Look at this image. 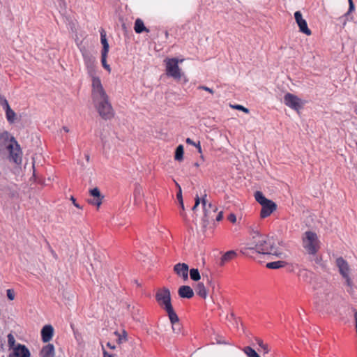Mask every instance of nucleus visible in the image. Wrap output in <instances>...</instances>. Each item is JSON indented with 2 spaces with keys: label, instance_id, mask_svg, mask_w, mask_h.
I'll return each mask as SVG.
<instances>
[{
  "label": "nucleus",
  "instance_id": "24",
  "mask_svg": "<svg viewBox=\"0 0 357 357\" xmlns=\"http://www.w3.org/2000/svg\"><path fill=\"white\" fill-rule=\"evenodd\" d=\"M285 264L286 262L284 261H277L267 263L266 266L270 269H278L284 267Z\"/></svg>",
  "mask_w": 357,
  "mask_h": 357
},
{
  "label": "nucleus",
  "instance_id": "46",
  "mask_svg": "<svg viewBox=\"0 0 357 357\" xmlns=\"http://www.w3.org/2000/svg\"><path fill=\"white\" fill-rule=\"evenodd\" d=\"M70 200L72 201L73 205L77 207V208H82V207L76 202L75 199L72 196L70 198Z\"/></svg>",
  "mask_w": 357,
  "mask_h": 357
},
{
  "label": "nucleus",
  "instance_id": "7",
  "mask_svg": "<svg viewBox=\"0 0 357 357\" xmlns=\"http://www.w3.org/2000/svg\"><path fill=\"white\" fill-rule=\"evenodd\" d=\"M336 266L339 269V272L342 278L345 280L348 287H352V281L349 277V266L346 260L342 257H338L336 259Z\"/></svg>",
  "mask_w": 357,
  "mask_h": 357
},
{
  "label": "nucleus",
  "instance_id": "8",
  "mask_svg": "<svg viewBox=\"0 0 357 357\" xmlns=\"http://www.w3.org/2000/svg\"><path fill=\"white\" fill-rule=\"evenodd\" d=\"M84 64L90 76L96 75V58L89 52H82Z\"/></svg>",
  "mask_w": 357,
  "mask_h": 357
},
{
  "label": "nucleus",
  "instance_id": "18",
  "mask_svg": "<svg viewBox=\"0 0 357 357\" xmlns=\"http://www.w3.org/2000/svg\"><path fill=\"white\" fill-rule=\"evenodd\" d=\"M100 41L102 45V50L101 52L108 53L109 46L106 38V33L104 29H101L100 31Z\"/></svg>",
  "mask_w": 357,
  "mask_h": 357
},
{
  "label": "nucleus",
  "instance_id": "33",
  "mask_svg": "<svg viewBox=\"0 0 357 357\" xmlns=\"http://www.w3.org/2000/svg\"><path fill=\"white\" fill-rule=\"evenodd\" d=\"M8 337V345L9 349H13L16 347L15 345V339L12 333H9L7 336Z\"/></svg>",
  "mask_w": 357,
  "mask_h": 357
},
{
  "label": "nucleus",
  "instance_id": "13",
  "mask_svg": "<svg viewBox=\"0 0 357 357\" xmlns=\"http://www.w3.org/2000/svg\"><path fill=\"white\" fill-rule=\"evenodd\" d=\"M176 274L181 277L184 281L188 279V266L185 263H178L174 267Z\"/></svg>",
  "mask_w": 357,
  "mask_h": 357
},
{
  "label": "nucleus",
  "instance_id": "16",
  "mask_svg": "<svg viewBox=\"0 0 357 357\" xmlns=\"http://www.w3.org/2000/svg\"><path fill=\"white\" fill-rule=\"evenodd\" d=\"M178 296L183 298H191L194 296L192 289L188 285H183L178 290Z\"/></svg>",
  "mask_w": 357,
  "mask_h": 357
},
{
  "label": "nucleus",
  "instance_id": "1",
  "mask_svg": "<svg viewBox=\"0 0 357 357\" xmlns=\"http://www.w3.org/2000/svg\"><path fill=\"white\" fill-rule=\"evenodd\" d=\"M248 245L241 251L243 255H248V251L254 250L259 254L275 255L279 258H282L284 255V253L275 247L273 238L259 234L258 231L252 233L250 243Z\"/></svg>",
  "mask_w": 357,
  "mask_h": 357
},
{
  "label": "nucleus",
  "instance_id": "35",
  "mask_svg": "<svg viewBox=\"0 0 357 357\" xmlns=\"http://www.w3.org/2000/svg\"><path fill=\"white\" fill-rule=\"evenodd\" d=\"M89 193H90V195L93 197L103 199V197L101 196L100 192L98 188H95L93 189L90 190Z\"/></svg>",
  "mask_w": 357,
  "mask_h": 357
},
{
  "label": "nucleus",
  "instance_id": "54",
  "mask_svg": "<svg viewBox=\"0 0 357 357\" xmlns=\"http://www.w3.org/2000/svg\"><path fill=\"white\" fill-rule=\"evenodd\" d=\"M63 130L65 132H69V129H68L67 127H66V126L63 127Z\"/></svg>",
  "mask_w": 357,
  "mask_h": 357
},
{
  "label": "nucleus",
  "instance_id": "34",
  "mask_svg": "<svg viewBox=\"0 0 357 357\" xmlns=\"http://www.w3.org/2000/svg\"><path fill=\"white\" fill-rule=\"evenodd\" d=\"M102 198H96L93 197V198L88 199L87 201L89 204L99 207L102 204Z\"/></svg>",
  "mask_w": 357,
  "mask_h": 357
},
{
  "label": "nucleus",
  "instance_id": "25",
  "mask_svg": "<svg viewBox=\"0 0 357 357\" xmlns=\"http://www.w3.org/2000/svg\"><path fill=\"white\" fill-rule=\"evenodd\" d=\"M4 110L6 112V116L8 121L11 123H13L16 117L15 112L10 108V107H7Z\"/></svg>",
  "mask_w": 357,
  "mask_h": 357
},
{
  "label": "nucleus",
  "instance_id": "31",
  "mask_svg": "<svg viewBox=\"0 0 357 357\" xmlns=\"http://www.w3.org/2000/svg\"><path fill=\"white\" fill-rule=\"evenodd\" d=\"M209 209H212L213 213H215L217 211V208L215 206H213L211 203H208V205H206V214L208 215L207 218L205 217V213L204 212L203 220L205 222H208V219L211 217Z\"/></svg>",
  "mask_w": 357,
  "mask_h": 357
},
{
  "label": "nucleus",
  "instance_id": "2",
  "mask_svg": "<svg viewBox=\"0 0 357 357\" xmlns=\"http://www.w3.org/2000/svg\"><path fill=\"white\" fill-rule=\"evenodd\" d=\"M8 153L10 160L16 164L22 162V151L20 145L13 137L8 132H3L0 135V155Z\"/></svg>",
  "mask_w": 357,
  "mask_h": 357
},
{
  "label": "nucleus",
  "instance_id": "41",
  "mask_svg": "<svg viewBox=\"0 0 357 357\" xmlns=\"http://www.w3.org/2000/svg\"><path fill=\"white\" fill-rule=\"evenodd\" d=\"M115 334L119 336V338L117 340V342L119 344H121L122 342H126L127 340L126 335L121 336L118 332H115Z\"/></svg>",
  "mask_w": 357,
  "mask_h": 357
},
{
  "label": "nucleus",
  "instance_id": "10",
  "mask_svg": "<svg viewBox=\"0 0 357 357\" xmlns=\"http://www.w3.org/2000/svg\"><path fill=\"white\" fill-rule=\"evenodd\" d=\"M92 77V99L106 95L99 77H96L95 75Z\"/></svg>",
  "mask_w": 357,
  "mask_h": 357
},
{
  "label": "nucleus",
  "instance_id": "36",
  "mask_svg": "<svg viewBox=\"0 0 357 357\" xmlns=\"http://www.w3.org/2000/svg\"><path fill=\"white\" fill-rule=\"evenodd\" d=\"M200 202H202V204L204 212L205 213V217L207 218L208 215L206 214V205H208V204H207V200H206V194H205L202 197V199H200Z\"/></svg>",
  "mask_w": 357,
  "mask_h": 357
},
{
  "label": "nucleus",
  "instance_id": "26",
  "mask_svg": "<svg viewBox=\"0 0 357 357\" xmlns=\"http://www.w3.org/2000/svg\"><path fill=\"white\" fill-rule=\"evenodd\" d=\"M349 1V10L343 16L340 17V20L342 21L343 26L346 25L347 21L345 17L349 15L351 12L354 10V4L352 0H348Z\"/></svg>",
  "mask_w": 357,
  "mask_h": 357
},
{
  "label": "nucleus",
  "instance_id": "3",
  "mask_svg": "<svg viewBox=\"0 0 357 357\" xmlns=\"http://www.w3.org/2000/svg\"><path fill=\"white\" fill-rule=\"evenodd\" d=\"M302 240L303 248L310 256L314 257L316 263H319V259L316 255L320 248V241L317 234L307 231L303 234Z\"/></svg>",
  "mask_w": 357,
  "mask_h": 357
},
{
  "label": "nucleus",
  "instance_id": "6",
  "mask_svg": "<svg viewBox=\"0 0 357 357\" xmlns=\"http://www.w3.org/2000/svg\"><path fill=\"white\" fill-rule=\"evenodd\" d=\"M183 61V59L178 60L176 58L167 59L165 60L167 75L172 77L175 79H180L181 77V72L178 66V62L181 63Z\"/></svg>",
  "mask_w": 357,
  "mask_h": 357
},
{
  "label": "nucleus",
  "instance_id": "23",
  "mask_svg": "<svg viewBox=\"0 0 357 357\" xmlns=\"http://www.w3.org/2000/svg\"><path fill=\"white\" fill-rule=\"evenodd\" d=\"M255 198L256 201L261 204V206L264 205L266 203H268V202L270 201V199L266 198L263 193L260 191H257L255 193Z\"/></svg>",
  "mask_w": 357,
  "mask_h": 357
},
{
  "label": "nucleus",
  "instance_id": "12",
  "mask_svg": "<svg viewBox=\"0 0 357 357\" xmlns=\"http://www.w3.org/2000/svg\"><path fill=\"white\" fill-rule=\"evenodd\" d=\"M31 354L28 348L21 344H17L13 351L8 355V357H30Z\"/></svg>",
  "mask_w": 357,
  "mask_h": 357
},
{
  "label": "nucleus",
  "instance_id": "50",
  "mask_svg": "<svg viewBox=\"0 0 357 357\" xmlns=\"http://www.w3.org/2000/svg\"><path fill=\"white\" fill-rule=\"evenodd\" d=\"M195 146L197 149L198 152L201 153H202V147L200 145V142H198L197 143H196Z\"/></svg>",
  "mask_w": 357,
  "mask_h": 357
},
{
  "label": "nucleus",
  "instance_id": "14",
  "mask_svg": "<svg viewBox=\"0 0 357 357\" xmlns=\"http://www.w3.org/2000/svg\"><path fill=\"white\" fill-rule=\"evenodd\" d=\"M277 206L276 204L271 200L268 202V203H266L264 205H261V218H265L269 216L274 211L276 210Z\"/></svg>",
  "mask_w": 357,
  "mask_h": 357
},
{
  "label": "nucleus",
  "instance_id": "47",
  "mask_svg": "<svg viewBox=\"0 0 357 357\" xmlns=\"http://www.w3.org/2000/svg\"><path fill=\"white\" fill-rule=\"evenodd\" d=\"M222 218H223V213H222V211H220V212H219V213H218V214L217 215V216H216V218H215V219H216V220H217V221H220V220H222Z\"/></svg>",
  "mask_w": 357,
  "mask_h": 357
},
{
  "label": "nucleus",
  "instance_id": "49",
  "mask_svg": "<svg viewBox=\"0 0 357 357\" xmlns=\"http://www.w3.org/2000/svg\"><path fill=\"white\" fill-rule=\"evenodd\" d=\"M102 354H103V357H112V356L109 354H108L105 349H104V347H102Z\"/></svg>",
  "mask_w": 357,
  "mask_h": 357
},
{
  "label": "nucleus",
  "instance_id": "44",
  "mask_svg": "<svg viewBox=\"0 0 357 357\" xmlns=\"http://www.w3.org/2000/svg\"><path fill=\"white\" fill-rule=\"evenodd\" d=\"M199 89H202V90H204L206 91H208L211 94H213L214 91L212 89L208 87V86H199L198 87Z\"/></svg>",
  "mask_w": 357,
  "mask_h": 357
},
{
  "label": "nucleus",
  "instance_id": "21",
  "mask_svg": "<svg viewBox=\"0 0 357 357\" xmlns=\"http://www.w3.org/2000/svg\"><path fill=\"white\" fill-rule=\"evenodd\" d=\"M196 293L197 295H199L200 297L203 298H206L207 296V291L206 289V287L204 284L202 282L198 283L196 287Z\"/></svg>",
  "mask_w": 357,
  "mask_h": 357
},
{
  "label": "nucleus",
  "instance_id": "53",
  "mask_svg": "<svg viewBox=\"0 0 357 357\" xmlns=\"http://www.w3.org/2000/svg\"><path fill=\"white\" fill-rule=\"evenodd\" d=\"M107 346L111 349H114L116 348L115 346L112 345L110 342H107Z\"/></svg>",
  "mask_w": 357,
  "mask_h": 357
},
{
  "label": "nucleus",
  "instance_id": "40",
  "mask_svg": "<svg viewBox=\"0 0 357 357\" xmlns=\"http://www.w3.org/2000/svg\"><path fill=\"white\" fill-rule=\"evenodd\" d=\"M7 297L9 300L13 301L15 298V293L13 289H8L6 291Z\"/></svg>",
  "mask_w": 357,
  "mask_h": 357
},
{
  "label": "nucleus",
  "instance_id": "51",
  "mask_svg": "<svg viewBox=\"0 0 357 357\" xmlns=\"http://www.w3.org/2000/svg\"><path fill=\"white\" fill-rule=\"evenodd\" d=\"M206 282L209 285H211L213 287V289H214L213 282L211 280L209 279V278L208 276H206Z\"/></svg>",
  "mask_w": 357,
  "mask_h": 357
},
{
  "label": "nucleus",
  "instance_id": "52",
  "mask_svg": "<svg viewBox=\"0 0 357 357\" xmlns=\"http://www.w3.org/2000/svg\"><path fill=\"white\" fill-rule=\"evenodd\" d=\"M179 204H180V206H181V209H182V211H183V212H181V215L183 216V215H184L183 211H184V209H185V208H184V204H183V201L182 202H179Z\"/></svg>",
  "mask_w": 357,
  "mask_h": 357
},
{
  "label": "nucleus",
  "instance_id": "27",
  "mask_svg": "<svg viewBox=\"0 0 357 357\" xmlns=\"http://www.w3.org/2000/svg\"><path fill=\"white\" fill-rule=\"evenodd\" d=\"M142 196V188L140 185H136L134 190L135 202L138 204L141 202Z\"/></svg>",
  "mask_w": 357,
  "mask_h": 357
},
{
  "label": "nucleus",
  "instance_id": "37",
  "mask_svg": "<svg viewBox=\"0 0 357 357\" xmlns=\"http://www.w3.org/2000/svg\"><path fill=\"white\" fill-rule=\"evenodd\" d=\"M256 340H257V344L263 349L264 353H268V345L264 344L263 341L260 339H257Z\"/></svg>",
  "mask_w": 357,
  "mask_h": 357
},
{
  "label": "nucleus",
  "instance_id": "17",
  "mask_svg": "<svg viewBox=\"0 0 357 357\" xmlns=\"http://www.w3.org/2000/svg\"><path fill=\"white\" fill-rule=\"evenodd\" d=\"M40 357H54V347L52 344H48L44 346L40 352Z\"/></svg>",
  "mask_w": 357,
  "mask_h": 357
},
{
  "label": "nucleus",
  "instance_id": "15",
  "mask_svg": "<svg viewBox=\"0 0 357 357\" xmlns=\"http://www.w3.org/2000/svg\"><path fill=\"white\" fill-rule=\"evenodd\" d=\"M54 335V328L52 325H45L41 330V337L43 342H50Z\"/></svg>",
  "mask_w": 357,
  "mask_h": 357
},
{
  "label": "nucleus",
  "instance_id": "29",
  "mask_svg": "<svg viewBox=\"0 0 357 357\" xmlns=\"http://www.w3.org/2000/svg\"><path fill=\"white\" fill-rule=\"evenodd\" d=\"M243 351L248 356V357H260L259 354L250 347H245Z\"/></svg>",
  "mask_w": 357,
  "mask_h": 357
},
{
  "label": "nucleus",
  "instance_id": "42",
  "mask_svg": "<svg viewBox=\"0 0 357 357\" xmlns=\"http://www.w3.org/2000/svg\"><path fill=\"white\" fill-rule=\"evenodd\" d=\"M199 204H200V198L198 196V195H197L195 198V205L192 208V210L193 211H195L197 209V208L198 207V206L199 205Z\"/></svg>",
  "mask_w": 357,
  "mask_h": 357
},
{
  "label": "nucleus",
  "instance_id": "45",
  "mask_svg": "<svg viewBox=\"0 0 357 357\" xmlns=\"http://www.w3.org/2000/svg\"><path fill=\"white\" fill-rule=\"evenodd\" d=\"M227 218L232 223H235L236 221V217L234 213H230Z\"/></svg>",
  "mask_w": 357,
  "mask_h": 357
},
{
  "label": "nucleus",
  "instance_id": "28",
  "mask_svg": "<svg viewBox=\"0 0 357 357\" xmlns=\"http://www.w3.org/2000/svg\"><path fill=\"white\" fill-rule=\"evenodd\" d=\"M174 158L176 160L181 161L183 158V146L178 145L176 149Z\"/></svg>",
  "mask_w": 357,
  "mask_h": 357
},
{
  "label": "nucleus",
  "instance_id": "11",
  "mask_svg": "<svg viewBox=\"0 0 357 357\" xmlns=\"http://www.w3.org/2000/svg\"><path fill=\"white\" fill-rule=\"evenodd\" d=\"M294 17H295V20L299 27L300 31L306 34L307 36H310L312 32L307 26L306 20L303 18L301 11L295 12Z\"/></svg>",
  "mask_w": 357,
  "mask_h": 357
},
{
  "label": "nucleus",
  "instance_id": "19",
  "mask_svg": "<svg viewBox=\"0 0 357 357\" xmlns=\"http://www.w3.org/2000/svg\"><path fill=\"white\" fill-rule=\"evenodd\" d=\"M134 29L136 33H141L144 31L149 32V29L146 28L143 21L141 19H137L135 22Z\"/></svg>",
  "mask_w": 357,
  "mask_h": 357
},
{
  "label": "nucleus",
  "instance_id": "9",
  "mask_svg": "<svg viewBox=\"0 0 357 357\" xmlns=\"http://www.w3.org/2000/svg\"><path fill=\"white\" fill-rule=\"evenodd\" d=\"M284 104L290 108L298 110L303 106L302 101L296 96L287 93L284 96Z\"/></svg>",
  "mask_w": 357,
  "mask_h": 357
},
{
  "label": "nucleus",
  "instance_id": "5",
  "mask_svg": "<svg viewBox=\"0 0 357 357\" xmlns=\"http://www.w3.org/2000/svg\"><path fill=\"white\" fill-rule=\"evenodd\" d=\"M155 300L158 305L167 313L169 319H175V311L171 303V294L168 288L163 287L158 289L155 294Z\"/></svg>",
  "mask_w": 357,
  "mask_h": 357
},
{
  "label": "nucleus",
  "instance_id": "32",
  "mask_svg": "<svg viewBox=\"0 0 357 357\" xmlns=\"http://www.w3.org/2000/svg\"><path fill=\"white\" fill-rule=\"evenodd\" d=\"M190 276L193 281H199L201 278L199 272L197 268L190 270Z\"/></svg>",
  "mask_w": 357,
  "mask_h": 357
},
{
  "label": "nucleus",
  "instance_id": "48",
  "mask_svg": "<svg viewBox=\"0 0 357 357\" xmlns=\"http://www.w3.org/2000/svg\"><path fill=\"white\" fill-rule=\"evenodd\" d=\"M185 142L188 144H190L192 146H195L196 144V142H193L190 138H187Z\"/></svg>",
  "mask_w": 357,
  "mask_h": 357
},
{
  "label": "nucleus",
  "instance_id": "30",
  "mask_svg": "<svg viewBox=\"0 0 357 357\" xmlns=\"http://www.w3.org/2000/svg\"><path fill=\"white\" fill-rule=\"evenodd\" d=\"M108 53L101 52V63L103 68L109 73L111 72V68L109 64L107 63V56Z\"/></svg>",
  "mask_w": 357,
  "mask_h": 357
},
{
  "label": "nucleus",
  "instance_id": "20",
  "mask_svg": "<svg viewBox=\"0 0 357 357\" xmlns=\"http://www.w3.org/2000/svg\"><path fill=\"white\" fill-rule=\"evenodd\" d=\"M176 319H169L172 324V328L174 333H179L181 331V324L179 323V319L176 313L175 312Z\"/></svg>",
  "mask_w": 357,
  "mask_h": 357
},
{
  "label": "nucleus",
  "instance_id": "55",
  "mask_svg": "<svg viewBox=\"0 0 357 357\" xmlns=\"http://www.w3.org/2000/svg\"><path fill=\"white\" fill-rule=\"evenodd\" d=\"M85 158H86V160L89 162V159H90L89 155V154H86L85 155Z\"/></svg>",
  "mask_w": 357,
  "mask_h": 357
},
{
  "label": "nucleus",
  "instance_id": "43",
  "mask_svg": "<svg viewBox=\"0 0 357 357\" xmlns=\"http://www.w3.org/2000/svg\"><path fill=\"white\" fill-rule=\"evenodd\" d=\"M233 107L238 110L243 111L245 113L249 112V109L248 108H245V107H243V105H236L234 106Z\"/></svg>",
  "mask_w": 357,
  "mask_h": 357
},
{
  "label": "nucleus",
  "instance_id": "38",
  "mask_svg": "<svg viewBox=\"0 0 357 357\" xmlns=\"http://www.w3.org/2000/svg\"><path fill=\"white\" fill-rule=\"evenodd\" d=\"M0 105L3 107V109L10 107L7 100L4 96H0Z\"/></svg>",
  "mask_w": 357,
  "mask_h": 357
},
{
  "label": "nucleus",
  "instance_id": "22",
  "mask_svg": "<svg viewBox=\"0 0 357 357\" xmlns=\"http://www.w3.org/2000/svg\"><path fill=\"white\" fill-rule=\"evenodd\" d=\"M236 256V253L234 250H229L225 253V255L221 258V264H224L225 263L231 260Z\"/></svg>",
  "mask_w": 357,
  "mask_h": 357
},
{
  "label": "nucleus",
  "instance_id": "4",
  "mask_svg": "<svg viewBox=\"0 0 357 357\" xmlns=\"http://www.w3.org/2000/svg\"><path fill=\"white\" fill-rule=\"evenodd\" d=\"M93 102L99 115L105 120H109L114 116V110L106 94L93 98Z\"/></svg>",
  "mask_w": 357,
  "mask_h": 357
},
{
  "label": "nucleus",
  "instance_id": "39",
  "mask_svg": "<svg viewBox=\"0 0 357 357\" xmlns=\"http://www.w3.org/2000/svg\"><path fill=\"white\" fill-rule=\"evenodd\" d=\"M176 185L178 188V192H177L176 197L178 201V202H183V197H182V192H181V188L180 185L176 182Z\"/></svg>",
  "mask_w": 357,
  "mask_h": 357
},
{
  "label": "nucleus",
  "instance_id": "56",
  "mask_svg": "<svg viewBox=\"0 0 357 357\" xmlns=\"http://www.w3.org/2000/svg\"><path fill=\"white\" fill-rule=\"evenodd\" d=\"M168 35H169V34H168V32H167V31H166V32H165V36H166V38H167V37H168Z\"/></svg>",
  "mask_w": 357,
  "mask_h": 357
}]
</instances>
